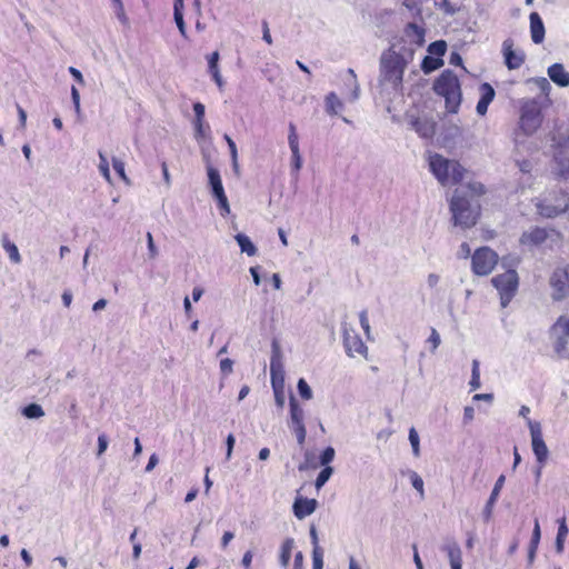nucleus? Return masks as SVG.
<instances>
[{"label":"nucleus","instance_id":"nucleus-62","mask_svg":"<svg viewBox=\"0 0 569 569\" xmlns=\"http://www.w3.org/2000/svg\"><path fill=\"white\" fill-rule=\"evenodd\" d=\"M475 418V409L472 407H465L463 410V422L469 423Z\"/></svg>","mask_w":569,"mask_h":569},{"label":"nucleus","instance_id":"nucleus-23","mask_svg":"<svg viewBox=\"0 0 569 569\" xmlns=\"http://www.w3.org/2000/svg\"><path fill=\"white\" fill-rule=\"evenodd\" d=\"M529 20H530L531 40L536 44H539L545 39V26H543L542 19L540 18L538 12H531L529 16Z\"/></svg>","mask_w":569,"mask_h":569},{"label":"nucleus","instance_id":"nucleus-25","mask_svg":"<svg viewBox=\"0 0 569 569\" xmlns=\"http://www.w3.org/2000/svg\"><path fill=\"white\" fill-rule=\"evenodd\" d=\"M343 109L342 101L337 97L335 92H330L326 97V111L329 114H338Z\"/></svg>","mask_w":569,"mask_h":569},{"label":"nucleus","instance_id":"nucleus-55","mask_svg":"<svg viewBox=\"0 0 569 569\" xmlns=\"http://www.w3.org/2000/svg\"><path fill=\"white\" fill-rule=\"evenodd\" d=\"M147 242H148L149 257L151 259H154L158 256V249L154 246L153 238L150 232L147 233Z\"/></svg>","mask_w":569,"mask_h":569},{"label":"nucleus","instance_id":"nucleus-24","mask_svg":"<svg viewBox=\"0 0 569 569\" xmlns=\"http://www.w3.org/2000/svg\"><path fill=\"white\" fill-rule=\"evenodd\" d=\"M442 549L448 553L451 569H461V550L455 541L447 542Z\"/></svg>","mask_w":569,"mask_h":569},{"label":"nucleus","instance_id":"nucleus-27","mask_svg":"<svg viewBox=\"0 0 569 569\" xmlns=\"http://www.w3.org/2000/svg\"><path fill=\"white\" fill-rule=\"evenodd\" d=\"M293 547L295 540L292 538H287L281 546L280 563L284 568H287L289 565Z\"/></svg>","mask_w":569,"mask_h":569},{"label":"nucleus","instance_id":"nucleus-8","mask_svg":"<svg viewBox=\"0 0 569 569\" xmlns=\"http://www.w3.org/2000/svg\"><path fill=\"white\" fill-rule=\"evenodd\" d=\"M403 7L409 11L410 17L412 18L411 22L407 24L417 23L421 26L423 29V34L426 36V19L431 18L433 14L435 8H437L438 2L436 0H403Z\"/></svg>","mask_w":569,"mask_h":569},{"label":"nucleus","instance_id":"nucleus-14","mask_svg":"<svg viewBox=\"0 0 569 569\" xmlns=\"http://www.w3.org/2000/svg\"><path fill=\"white\" fill-rule=\"evenodd\" d=\"M342 333H343V346L346 352L350 357H355L356 355L366 356L367 346L362 342L359 335L356 330L349 326L348 323H342Z\"/></svg>","mask_w":569,"mask_h":569},{"label":"nucleus","instance_id":"nucleus-32","mask_svg":"<svg viewBox=\"0 0 569 569\" xmlns=\"http://www.w3.org/2000/svg\"><path fill=\"white\" fill-rule=\"evenodd\" d=\"M302 167V157L300 150L291 151V176L298 179V172Z\"/></svg>","mask_w":569,"mask_h":569},{"label":"nucleus","instance_id":"nucleus-28","mask_svg":"<svg viewBox=\"0 0 569 569\" xmlns=\"http://www.w3.org/2000/svg\"><path fill=\"white\" fill-rule=\"evenodd\" d=\"M442 64H443V61L441 60V58L426 56L421 62V70L426 74H429L432 71L437 70L438 68H440Z\"/></svg>","mask_w":569,"mask_h":569},{"label":"nucleus","instance_id":"nucleus-46","mask_svg":"<svg viewBox=\"0 0 569 569\" xmlns=\"http://www.w3.org/2000/svg\"><path fill=\"white\" fill-rule=\"evenodd\" d=\"M323 568V550H312V569Z\"/></svg>","mask_w":569,"mask_h":569},{"label":"nucleus","instance_id":"nucleus-29","mask_svg":"<svg viewBox=\"0 0 569 569\" xmlns=\"http://www.w3.org/2000/svg\"><path fill=\"white\" fill-rule=\"evenodd\" d=\"M2 247L13 263L21 262V256L19 253L18 247L13 242H10L6 236L2 239Z\"/></svg>","mask_w":569,"mask_h":569},{"label":"nucleus","instance_id":"nucleus-60","mask_svg":"<svg viewBox=\"0 0 569 569\" xmlns=\"http://www.w3.org/2000/svg\"><path fill=\"white\" fill-rule=\"evenodd\" d=\"M310 539L313 546V550H322V548L319 546L318 532L313 525L310 527Z\"/></svg>","mask_w":569,"mask_h":569},{"label":"nucleus","instance_id":"nucleus-36","mask_svg":"<svg viewBox=\"0 0 569 569\" xmlns=\"http://www.w3.org/2000/svg\"><path fill=\"white\" fill-rule=\"evenodd\" d=\"M472 390H477L480 388V370H479V361H472V371H471V380L469 382Z\"/></svg>","mask_w":569,"mask_h":569},{"label":"nucleus","instance_id":"nucleus-35","mask_svg":"<svg viewBox=\"0 0 569 569\" xmlns=\"http://www.w3.org/2000/svg\"><path fill=\"white\" fill-rule=\"evenodd\" d=\"M408 438L412 448V453L418 458L420 456V439L417 430L413 427L409 429Z\"/></svg>","mask_w":569,"mask_h":569},{"label":"nucleus","instance_id":"nucleus-59","mask_svg":"<svg viewBox=\"0 0 569 569\" xmlns=\"http://www.w3.org/2000/svg\"><path fill=\"white\" fill-rule=\"evenodd\" d=\"M348 74L350 76V83L353 86V99L356 100L359 97V84L357 82V77L352 69H348Z\"/></svg>","mask_w":569,"mask_h":569},{"label":"nucleus","instance_id":"nucleus-26","mask_svg":"<svg viewBox=\"0 0 569 569\" xmlns=\"http://www.w3.org/2000/svg\"><path fill=\"white\" fill-rule=\"evenodd\" d=\"M237 243L239 244L241 252L247 253L248 256H254L257 253V248L250 240V238L243 233H238L234 237Z\"/></svg>","mask_w":569,"mask_h":569},{"label":"nucleus","instance_id":"nucleus-56","mask_svg":"<svg viewBox=\"0 0 569 569\" xmlns=\"http://www.w3.org/2000/svg\"><path fill=\"white\" fill-rule=\"evenodd\" d=\"M219 52L214 51L208 57V66H209V72L213 70H218V62H219Z\"/></svg>","mask_w":569,"mask_h":569},{"label":"nucleus","instance_id":"nucleus-51","mask_svg":"<svg viewBox=\"0 0 569 569\" xmlns=\"http://www.w3.org/2000/svg\"><path fill=\"white\" fill-rule=\"evenodd\" d=\"M112 167H113L114 171L121 177L122 180L128 181V178L124 172V163L121 160L113 158Z\"/></svg>","mask_w":569,"mask_h":569},{"label":"nucleus","instance_id":"nucleus-63","mask_svg":"<svg viewBox=\"0 0 569 569\" xmlns=\"http://www.w3.org/2000/svg\"><path fill=\"white\" fill-rule=\"evenodd\" d=\"M517 166L521 172L528 173L532 169V163L529 160L517 161Z\"/></svg>","mask_w":569,"mask_h":569},{"label":"nucleus","instance_id":"nucleus-9","mask_svg":"<svg viewBox=\"0 0 569 569\" xmlns=\"http://www.w3.org/2000/svg\"><path fill=\"white\" fill-rule=\"evenodd\" d=\"M491 283L499 291L500 303L506 308L518 289V274L515 270H507L491 279Z\"/></svg>","mask_w":569,"mask_h":569},{"label":"nucleus","instance_id":"nucleus-44","mask_svg":"<svg viewBox=\"0 0 569 569\" xmlns=\"http://www.w3.org/2000/svg\"><path fill=\"white\" fill-rule=\"evenodd\" d=\"M437 7L449 16H453L458 10V8L449 0H441L440 2H438Z\"/></svg>","mask_w":569,"mask_h":569},{"label":"nucleus","instance_id":"nucleus-43","mask_svg":"<svg viewBox=\"0 0 569 569\" xmlns=\"http://www.w3.org/2000/svg\"><path fill=\"white\" fill-rule=\"evenodd\" d=\"M335 449L327 447L320 455V465L327 467L335 459Z\"/></svg>","mask_w":569,"mask_h":569},{"label":"nucleus","instance_id":"nucleus-15","mask_svg":"<svg viewBox=\"0 0 569 569\" xmlns=\"http://www.w3.org/2000/svg\"><path fill=\"white\" fill-rule=\"evenodd\" d=\"M530 429L532 451L539 463H545L548 459L549 450L543 441L541 426L537 421L528 419Z\"/></svg>","mask_w":569,"mask_h":569},{"label":"nucleus","instance_id":"nucleus-48","mask_svg":"<svg viewBox=\"0 0 569 569\" xmlns=\"http://www.w3.org/2000/svg\"><path fill=\"white\" fill-rule=\"evenodd\" d=\"M415 127H416V130L418 133H420V136L422 137H430L432 136L433 133V129H432V126L428 124V123H421L419 121H417L415 123Z\"/></svg>","mask_w":569,"mask_h":569},{"label":"nucleus","instance_id":"nucleus-22","mask_svg":"<svg viewBox=\"0 0 569 569\" xmlns=\"http://www.w3.org/2000/svg\"><path fill=\"white\" fill-rule=\"evenodd\" d=\"M550 80L561 88L569 87V72L562 63H553L547 70Z\"/></svg>","mask_w":569,"mask_h":569},{"label":"nucleus","instance_id":"nucleus-41","mask_svg":"<svg viewBox=\"0 0 569 569\" xmlns=\"http://www.w3.org/2000/svg\"><path fill=\"white\" fill-rule=\"evenodd\" d=\"M496 502L497 500H495L493 497H489L487 500L482 510V518L485 522H489L491 520Z\"/></svg>","mask_w":569,"mask_h":569},{"label":"nucleus","instance_id":"nucleus-50","mask_svg":"<svg viewBox=\"0 0 569 569\" xmlns=\"http://www.w3.org/2000/svg\"><path fill=\"white\" fill-rule=\"evenodd\" d=\"M108 445H109V441H108V438L104 433H101L98 436V450H97V456L100 457L102 456L106 450L108 449Z\"/></svg>","mask_w":569,"mask_h":569},{"label":"nucleus","instance_id":"nucleus-34","mask_svg":"<svg viewBox=\"0 0 569 569\" xmlns=\"http://www.w3.org/2000/svg\"><path fill=\"white\" fill-rule=\"evenodd\" d=\"M410 481L412 487L419 492L420 497H425V489H423V480L422 478L413 470L408 471Z\"/></svg>","mask_w":569,"mask_h":569},{"label":"nucleus","instance_id":"nucleus-42","mask_svg":"<svg viewBox=\"0 0 569 569\" xmlns=\"http://www.w3.org/2000/svg\"><path fill=\"white\" fill-rule=\"evenodd\" d=\"M99 159H100L99 171L101 172L103 178L110 182L111 177H110L109 163H108L106 156L101 151H99Z\"/></svg>","mask_w":569,"mask_h":569},{"label":"nucleus","instance_id":"nucleus-2","mask_svg":"<svg viewBox=\"0 0 569 569\" xmlns=\"http://www.w3.org/2000/svg\"><path fill=\"white\" fill-rule=\"evenodd\" d=\"M467 188L471 198L467 197V192L462 187L456 189L450 202L455 224L462 228H470L476 224L479 204L473 198L485 192L483 186L479 182L469 183Z\"/></svg>","mask_w":569,"mask_h":569},{"label":"nucleus","instance_id":"nucleus-49","mask_svg":"<svg viewBox=\"0 0 569 569\" xmlns=\"http://www.w3.org/2000/svg\"><path fill=\"white\" fill-rule=\"evenodd\" d=\"M505 481H506L505 475H500L498 477V479H497V481H496V483L493 486V489H492V491H491L489 497H493L495 500H498L500 491H501V489H502V487L505 485Z\"/></svg>","mask_w":569,"mask_h":569},{"label":"nucleus","instance_id":"nucleus-3","mask_svg":"<svg viewBox=\"0 0 569 569\" xmlns=\"http://www.w3.org/2000/svg\"><path fill=\"white\" fill-rule=\"evenodd\" d=\"M433 90L445 98L449 112H458L461 103V88L458 77L451 70L442 71L433 83Z\"/></svg>","mask_w":569,"mask_h":569},{"label":"nucleus","instance_id":"nucleus-64","mask_svg":"<svg viewBox=\"0 0 569 569\" xmlns=\"http://www.w3.org/2000/svg\"><path fill=\"white\" fill-rule=\"evenodd\" d=\"M288 143L291 151L299 150V138L298 134H289Z\"/></svg>","mask_w":569,"mask_h":569},{"label":"nucleus","instance_id":"nucleus-13","mask_svg":"<svg viewBox=\"0 0 569 569\" xmlns=\"http://www.w3.org/2000/svg\"><path fill=\"white\" fill-rule=\"evenodd\" d=\"M560 233L555 229H545L535 227L530 230L525 231L519 241L523 246H539L543 243L547 239H551L552 241H558L560 239Z\"/></svg>","mask_w":569,"mask_h":569},{"label":"nucleus","instance_id":"nucleus-57","mask_svg":"<svg viewBox=\"0 0 569 569\" xmlns=\"http://www.w3.org/2000/svg\"><path fill=\"white\" fill-rule=\"evenodd\" d=\"M193 111H194V116H196L194 121H197V122L203 121L204 106L201 102L193 103Z\"/></svg>","mask_w":569,"mask_h":569},{"label":"nucleus","instance_id":"nucleus-45","mask_svg":"<svg viewBox=\"0 0 569 569\" xmlns=\"http://www.w3.org/2000/svg\"><path fill=\"white\" fill-rule=\"evenodd\" d=\"M274 393V401L279 408H283L284 406V387L272 386Z\"/></svg>","mask_w":569,"mask_h":569},{"label":"nucleus","instance_id":"nucleus-33","mask_svg":"<svg viewBox=\"0 0 569 569\" xmlns=\"http://www.w3.org/2000/svg\"><path fill=\"white\" fill-rule=\"evenodd\" d=\"M333 473V468L330 467V466H327L325 467L320 473L318 475L317 479H316V482H315V486L316 488L319 490L320 488H322L326 482L330 479V477L332 476Z\"/></svg>","mask_w":569,"mask_h":569},{"label":"nucleus","instance_id":"nucleus-17","mask_svg":"<svg viewBox=\"0 0 569 569\" xmlns=\"http://www.w3.org/2000/svg\"><path fill=\"white\" fill-rule=\"evenodd\" d=\"M550 286L555 300L563 299L569 292V273L567 268L558 267L550 277Z\"/></svg>","mask_w":569,"mask_h":569},{"label":"nucleus","instance_id":"nucleus-37","mask_svg":"<svg viewBox=\"0 0 569 569\" xmlns=\"http://www.w3.org/2000/svg\"><path fill=\"white\" fill-rule=\"evenodd\" d=\"M182 10H183V8H173V18H174L176 24L179 29V32L181 33V36L183 38H187V30H186V23L183 20Z\"/></svg>","mask_w":569,"mask_h":569},{"label":"nucleus","instance_id":"nucleus-52","mask_svg":"<svg viewBox=\"0 0 569 569\" xmlns=\"http://www.w3.org/2000/svg\"><path fill=\"white\" fill-rule=\"evenodd\" d=\"M540 537H541L540 526H539V521L536 519L535 527L532 530L531 541H530V545H533V548H538Z\"/></svg>","mask_w":569,"mask_h":569},{"label":"nucleus","instance_id":"nucleus-38","mask_svg":"<svg viewBox=\"0 0 569 569\" xmlns=\"http://www.w3.org/2000/svg\"><path fill=\"white\" fill-rule=\"evenodd\" d=\"M446 49V42L442 40H438L429 44L428 52L432 56H436V58H440L445 54Z\"/></svg>","mask_w":569,"mask_h":569},{"label":"nucleus","instance_id":"nucleus-21","mask_svg":"<svg viewBox=\"0 0 569 569\" xmlns=\"http://www.w3.org/2000/svg\"><path fill=\"white\" fill-rule=\"evenodd\" d=\"M318 501L316 499L299 497L293 502V513L298 519H303L316 511Z\"/></svg>","mask_w":569,"mask_h":569},{"label":"nucleus","instance_id":"nucleus-61","mask_svg":"<svg viewBox=\"0 0 569 569\" xmlns=\"http://www.w3.org/2000/svg\"><path fill=\"white\" fill-rule=\"evenodd\" d=\"M567 535H568V527L566 525V519L562 518L560 521H559V527H558V532H557V537L558 538H563L566 539L567 538Z\"/></svg>","mask_w":569,"mask_h":569},{"label":"nucleus","instance_id":"nucleus-16","mask_svg":"<svg viewBox=\"0 0 569 569\" xmlns=\"http://www.w3.org/2000/svg\"><path fill=\"white\" fill-rule=\"evenodd\" d=\"M272 353L270 358L271 385L284 387V369L282 363V353L279 343L272 341Z\"/></svg>","mask_w":569,"mask_h":569},{"label":"nucleus","instance_id":"nucleus-18","mask_svg":"<svg viewBox=\"0 0 569 569\" xmlns=\"http://www.w3.org/2000/svg\"><path fill=\"white\" fill-rule=\"evenodd\" d=\"M550 140L555 160L560 159L561 154H569V133L566 129H555Z\"/></svg>","mask_w":569,"mask_h":569},{"label":"nucleus","instance_id":"nucleus-19","mask_svg":"<svg viewBox=\"0 0 569 569\" xmlns=\"http://www.w3.org/2000/svg\"><path fill=\"white\" fill-rule=\"evenodd\" d=\"M513 42L511 39H506L502 42V51L505 57V63L509 70L519 69L525 62L523 52H516L513 49Z\"/></svg>","mask_w":569,"mask_h":569},{"label":"nucleus","instance_id":"nucleus-4","mask_svg":"<svg viewBox=\"0 0 569 569\" xmlns=\"http://www.w3.org/2000/svg\"><path fill=\"white\" fill-rule=\"evenodd\" d=\"M429 164L430 170L442 186L459 183L463 179L465 169L458 161L435 154L430 158Z\"/></svg>","mask_w":569,"mask_h":569},{"label":"nucleus","instance_id":"nucleus-7","mask_svg":"<svg viewBox=\"0 0 569 569\" xmlns=\"http://www.w3.org/2000/svg\"><path fill=\"white\" fill-rule=\"evenodd\" d=\"M553 350L559 358L569 359V315L560 316L550 330Z\"/></svg>","mask_w":569,"mask_h":569},{"label":"nucleus","instance_id":"nucleus-30","mask_svg":"<svg viewBox=\"0 0 569 569\" xmlns=\"http://www.w3.org/2000/svg\"><path fill=\"white\" fill-rule=\"evenodd\" d=\"M558 164L557 174L565 181L569 180V154H561L560 159L555 160Z\"/></svg>","mask_w":569,"mask_h":569},{"label":"nucleus","instance_id":"nucleus-6","mask_svg":"<svg viewBox=\"0 0 569 569\" xmlns=\"http://www.w3.org/2000/svg\"><path fill=\"white\" fill-rule=\"evenodd\" d=\"M543 114L540 103L535 100H527L520 108L519 128L526 136H532L541 127Z\"/></svg>","mask_w":569,"mask_h":569},{"label":"nucleus","instance_id":"nucleus-31","mask_svg":"<svg viewBox=\"0 0 569 569\" xmlns=\"http://www.w3.org/2000/svg\"><path fill=\"white\" fill-rule=\"evenodd\" d=\"M24 417L29 419H37L44 416V411L40 405L30 403L22 410Z\"/></svg>","mask_w":569,"mask_h":569},{"label":"nucleus","instance_id":"nucleus-12","mask_svg":"<svg viewBox=\"0 0 569 569\" xmlns=\"http://www.w3.org/2000/svg\"><path fill=\"white\" fill-rule=\"evenodd\" d=\"M290 422L289 427L295 432L299 445L306 441L307 430L303 423L305 412L299 406L293 395L290 396Z\"/></svg>","mask_w":569,"mask_h":569},{"label":"nucleus","instance_id":"nucleus-53","mask_svg":"<svg viewBox=\"0 0 569 569\" xmlns=\"http://www.w3.org/2000/svg\"><path fill=\"white\" fill-rule=\"evenodd\" d=\"M233 370V361L229 358L222 359L220 361V371L223 376H228Z\"/></svg>","mask_w":569,"mask_h":569},{"label":"nucleus","instance_id":"nucleus-54","mask_svg":"<svg viewBox=\"0 0 569 569\" xmlns=\"http://www.w3.org/2000/svg\"><path fill=\"white\" fill-rule=\"evenodd\" d=\"M359 321H360L361 328L363 329V331L366 332L367 337L369 338L370 337V325H369V320H368V316H367V311L366 310L360 312Z\"/></svg>","mask_w":569,"mask_h":569},{"label":"nucleus","instance_id":"nucleus-10","mask_svg":"<svg viewBox=\"0 0 569 569\" xmlns=\"http://www.w3.org/2000/svg\"><path fill=\"white\" fill-rule=\"evenodd\" d=\"M204 161L207 163L208 183L211 189V193L213 198L218 201V204L221 209V214L226 216L230 213V206L228 198L224 193L220 172L218 169L213 168L210 164L209 158L204 157Z\"/></svg>","mask_w":569,"mask_h":569},{"label":"nucleus","instance_id":"nucleus-20","mask_svg":"<svg viewBox=\"0 0 569 569\" xmlns=\"http://www.w3.org/2000/svg\"><path fill=\"white\" fill-rule=\"evenodd\" d=\"M479 93L480 98L477 103L476 110L479 116H485L488 111L489 104L496 97V91L490 83L483 82L479 87Z\"/></svg>","mask_w":569,"mask_h":569},{"label":"nucleus","instance_id":"nucleus-11","mask_svg":"<svg viewBox=\"0 0 569 569\" xmlns=\"http://www.w3.org/2000/svg\"><path fill=\"white\" fill-rule=\"evenodd\" d=\"M498 261L497 253L489 248H480L472 256V271L478 276L489 274Z\"/></svg>","mask_w":569,"mask_h":569},{"label":"nucleus","instance_id":"nucleus-5","mask_svg":"<svg viewBox=\"0 0 569 569\" xmlns=\"http://www.w3.org/2000/svg\"><path fill=\"white\" fill-rule=\"evenodd\" d=\"M537 212L543 218H555L569 210V192L560 189L536 200Z\"/></svg>","mask_w":569,"mask_h":569},{"label":"nucleus","instance_id":"nucleus-58","mask_svg":"<svg viewBox=\"0 0 569 569\" xmlns=\"http://www.w3.org/2000/svg\"><path fill=\"white\" fill-rule=\"evenodd\" d=\"M236 443V438L232 433H230L226 439V446H227V452H226V459L229 460L232 456V450Z\"/></svg>","mask_w":569,"mask_h":569},{"label":"nucleus","instance_id":"nucleus-39","mask_svg":"<svg viewBox=\"0 0 569 569\" xmlns=\"http://www.w3.org/2000/svg\"><path fill=\"white\" fill-rule=\"evenodd\" d=\"M532 83H535L537 86V88L542 92L545 93L546 96H549L550 91H551V84L550 82L548 81L547 78L545 77H538V78H532L530 80Z\"/></svg>","mask_w":569,"mask_h":569},{"label":"nucleus","instance_id":"nucleus-1","mask_svg":"<svg viewBox=\"0 0 569 569\" xmlns=\"http://www.w3.org/2000/svg\"><path fill=\"white\" fill-rule=\"evenodd\" d=\"M421 26L407 24L399 39L385 50L379 59L378 86L382 93H398L402 90L403 73L415 58L417 49L425 44Z\"/></svg>","mask_w":569,"mask_h":569},{"label":"nucleus","instance_id":"nucleus-47","mask_svg":"<svg viewBox=\"0 0 569 569\" xmlns=\"http://www.w3.org/2000/svg\"><path fill=\"white\" fill-rule=\"evenodd\" d=\"M427 342L431 345V352L435 353L437 348L441 343L440 335L438 333V331L435 328L431 329V333H430V337L428 338Z\"/></svg>","mask_w":569,"mask_h":569},{"label":"nucleus","instance_id":"nucleus-40","mask_svg":"<svg viewBox=\"0 0 569 569\" xmlns=\"http://www.w3.org/2000/svg\"><path fill=\"white\" fill-rule=\"evenodd\" d=\"M298 391L301 398L310 400L312 398V390L303 378L298 380Z\"/></svg>","mask_w":569,"mask_h":569}]
</instances>
